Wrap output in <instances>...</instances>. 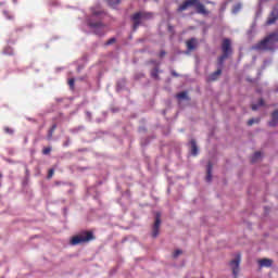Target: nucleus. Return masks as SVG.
Returning a JSON list of instances; mask_svg holds the SVG:
<instances>
[{
    "instance_id": "obj_1",
    "label": "nucleus",
    "mask_w": 278,
    "mask_h": 278,
    "mask_svg": "<svg viewBox=\"0 0 278 278\" xmlns=\"http://www.w3.org/2000/svg\"><path fill=\"white\" fill-rule=\"evenodd\" d=\"M192 5L198 10L200 14H207V11H205V7L201 4L198 0H187L182 5L178 8V10L179 12H184V10L192 8Z\"/></svg>"
},
{
    "instance_id": "obj_2",
    "label": "nucleus",
    "mask_w": 278,
    "mask_h": 278,
    "mask_svg": "<svg viewBox=\"0 0 278 278\" xmlns=\"http://www.w3.org/2000/svg\"><path fill=\"white\" fill-rule=\"evenodd\" d=\"M278 41V33L271 34L269 37H267L265 40L261 41L257 49H261L262 51H266V49H273V46L275 42Z\"/></svg>"
},
{
    "instance_id": "obj_3",
    "label": "nucleus",
    "mask_w": 278,
    "mask_h": 278,
    "mask_svg": "<svg viewBox=\"0 0 278 278\" xmlns=\"http://www.w3.org/2000/svg\"><path fill=\"white\" fill-rule=\"evenodd\" d=\"M93 239L94 237L92 236V232H81L71 239V244L76 247V244H84V242H90V240Z\"/></svg>"
},
{
    "instance_id": "obj_4",
    "label": "nucleus",
    "mask_w": 278,
    "mask_h": 278,
    "mask_svg": "<svg viewBox=\"0 0 278 278\" xmlns=\"http://www.w3.org/2000/svg\"><path fill=\"white\" fill-rule=\"evenodd\" d=\"M222 49H223L224 55H222V56L219 58L220 64H223V61H224L225 59H227V55H229V53H231V41H230L229 39H225V40L223 41Z\"/></svg>"
},
{
    "instance_id": "obj_5",
    "label": "nucleus",
    "mask_w": 278,
    "mask_h": 278,
    "mask_svg": "<svg viewBox=\"0 0 278 278\" xmlns=\"http://www.w3.org/2000/svg\"><path fill=\"white\" fill-rule=\"evenodd\" d=\"M240 256H237L235 260H232L230 263H229V266L232 270V275L235 278H238V275H240Z\"/></svg>"
},
{
    "instance_id": "obj_6",
    "label": "nucleus",
    "mask_w": 278,
    "mask_h": 278,
    "mask_svg": "<svg viewBox=\"0 0 278 278\" xmlns=\"http://www.w3.org/2000/svg\"><path fill=\"white\" fill-rule=\"evenodd\" d=\"M151 15L147 14V13H136L132 16V21L135 23V27H138V25H140V21H144L147 18H149Z\"/></svg>"
},
{
    "instance_id": "obj_7",
    "label": "nucleus",
    "mask_w": 278,
    "mask_h": 278,
    "mask_svg": "<svg viewBox=\"0 0 278 278\" xmlns=\"http://www.w3.org/2000/svg\"><path fill=\"white\" fill-rule=\"evenodd\" d=\"M160 225H162V220L160 219V213L156 214L155 223L152 230L153 238H157L160 233Z\"/></svg>"
},
{
    "instance_id": "obj_8",
    "label": "nucleus",
    "mask_w": 278,
    "mask_h": 278,
    "mask_svg": "<svg viewBox=\"0 0 278 278\" xmlns=\"http://www.w3.org/2000/svg\"><path fill=\"white\" fill-rule=\"evenodd\" d=\"M258 265L261 268H270V266H273V260L262 258L258 261Z\"/></svg>"
},
{
    "instance_id": "obj_9",
    "label": "nucleus",
    "mask_w": 278,
    "mask_h": 278,
    "mask_svg": "<svg viewBox=\"0 0 278 278\" xmlns=\"http://www.w3.org/2000/svg\"><path fill=\"white\" fill-rule=\"evenodd\" d=\"M277 18H278V10L274 9L267 20V25H273V23H275Z\"/></svg>"
},
{
    "instance_id": "obj_10",
    "label": "nucleus",
    "mask_w": 278,
    "mask_h": 278,
    "mask_svg": "<svg viewBox=\"0 0 278 278\" xmlns=\"http://www.w3.org/2000/svg\"><path fill=\"white\" fill-rule=\"evenodd\" d=\"M197 39H190L189 41H187V48L189 51H193V49H197Z\"/></svg>"
},
{
    "instance_id": "obj_11",
    "label": "nucleus",
    "mask_w": 278,
    "mask_h": 278,
    "mask_svg": "<svg viewBox=\"0 0 278 278\" xmlns=\"http://www.w3.org/2000/svg\"><path fill=\"white\" fill-rule=\"evenodd\" d=\"M191 155H199V148L197 147V141L191 140Z\"/></svg>"
},
{
    "instance_id": "obj_12",
    "label": "nucleus",
    "mask_w": 278,
    "mask_h": 278,
    "mask_svg": "<svg viewBox=\"0 0 278 278\" xmlns=\"http://www.w3.org/2000/svg\"><path fill=\"white\" fill-rule=\"evenodd\" d=\"M278 124V111H275L271 115V122L269 123V125L271 127H275V125Z\"/></svg>"
},
{
    "instance_id": "obj_13",
    "label": "nucleus",
    "mask_w": 278,
    "mask_h": 278,
    "mask_svg": "<svg viewBox=\"0 0 278 278\" xmlns=\"http://www.w3.org/2000/svg\"><path fill=\"white\" fill-rule=\"evenodd\" d=\"M222 73L223 72L220 70H217L208 77V81H216V79H218V76H220Z\"/></svg>"
},
{
    "instance_id": "obj_14",
    "label": "nucleus",
    "mask_w": 278,
    "mask_h": 278,
    "mask_svg": "<svg viewBox=\"0 0 278 278\" xmlns=\"http://www.w3.org/2000/svg\"><path fill=\"white\" fill-rule=\"evenodd\" d=\"M206 181H212V165L207 166Z\"/></svg>"
},
{
    "instance_id": "obj_15",
    "label": "nucleus",
    "mask_w": 278,
    "mask_h": 278,
    "mask_svg": "<svg viewBox=\"0 0 278 278\" xmlns=\"http://www.w3.org/2000/svg\"><path fill=\"white\" fill-rule=\"evenodd\" d=\"M177 99H179L180 101L184 99H188V93L187 92H180L177 94Z\"/></svg>"
},
{
    "instance_id": "obj_16",
    "label": "nucleus",
    "mask_w": 278,
    "mask_h": 278,
    "mask_svg": "<svg viewBox=\"0 0 278 278\" xmlns=\"http://www.w3.org/2000/svg\"><path fill=\"white\" fill-rule=\"evenodd\" d=\"M262 157V153L256 152L254 153L253 157H252V162H257V160H260Z\"/></svg>"
},
{
    "instance_id": "obj_17",
    "label": "nucleus",
    "mask_w": 278,
    "mask_h": 278,
    "mask_svg": "<svg viewBox=\"0 0 278 278\" xmlns=\"http://www.w3.org/2000/svg\"><path fill=\"white\" fill-rule=\"evenodd\" d=\"M240 10H242V5L237 4V5L232 9V12H233V14H238V12H240Z\"/></svg>"
},
{
    "instance_id": "obj_18",
    "label": "nucleus",
    "mask_w": 278,
    "mask_h": 278,
    "mask_svg": "<svg viewBox=\"0 0 278 278\" xmlns=\"http://www.w3.org/2000/svg\"><path fill=\"white\" fill-rule=\"evenodd\" d=\"M184 251L181 250H176L174 253H173V257L176 260V257H179V255H182Z\"/></svg>"
},
{
    "instance_id": "obj_19",
    "label": "nucleus",
    "mask_w": 278,
    "mask_h": 278,
    "mask_svg": "<svg viewBox=\"0 0 278 278\" xmlns=\"http://www.w3.org/2000/svg\"><path fill=\"white\" fill-rule=\"evenodd\" d=\"M108 3L114 7V5H118V3H121V0H108Z\"/></svg>"
},
{
    "instance_id": "obj_20",
    "label": "nucleus",
    "mask_w": 278,
    "mask_h": 278,
    "mask_svg": "<svg viewBox=\"0 0 278 278\" xmlns=\"http://www.w3.org/2000/svg\"><path fill=\"white\" fill-rule=\"evenodd\" d=\"M91 27H93L94 28V31H96V34H99V27H103V25H101V24H91Z\"/></svg>"
},
{
    "instance_id": "obj_21",
    "label": "nucleus",
    "mask_w": 278,
    "mask_h": 278,
    "mask_svg": "<svg viewBox=\"0 0 278 278\" xmlns=\"http://www.w3.org/2000/svg\"><path fill=\"white\" fill-rule=\"evenodd\" d=\"M48 153H51V148H46V149L43 150V154H45V155H48Z\"/></svg>"
},
{
    "instance_id": "obj_22",
    "label": "nucleus",
    "mask_w": 278,
    "mask_h": 278,
    "mask_svg": "<svg viewBox=\"0 0 278 278\" xmlns=\"http://www.w3.org/2000/svg\"><path fill=\"white\" fill-rule=\"evenodd\" d=\"M68 85L71 86V88H73V86H75V79H70Z\"/></svg>"
},
{
    "instance_id": "obj_23",
    "label": "nucleus",
    "mask_w": 278,
    "mask_h": 278,
    "mask_svg": "<svg viewBox=\"0 0 278 278\" xmlns=\"http://www.w3.org/2000/svg\"><path fill=\"white\" fill-rule=\"evenodd\" d=\"M53 173H54L53 169H50V170H49V174H48V178H49V179H51V177H53Z\"/></svg>"
},
{
    "instance_id": "obj_24",
    "label": "nucleus",
    "mask_w": 278,
    "mask_h": 278,
    "mask_svg": "<svg viewBox=\"0 0 278 278\" xmlns=\"http://www.w3.org/2000/svg\"><path fill=\"white\" fill-rule=\"evenodd\" d=\"M55 129V126L54 127H52V129L50 130V132H49V138H51V136H53V130Z\"/></svg>"
},
{
    "instance_id": "obj_25",
    "label": "nucleus",
    "mask_w": 278,
    "mask_h": 278,
    "mask_svg": "<svg viewBox=\"0 0 278 278\" xmlns=\"http://www.w3.org/2000/svg\"><path fill=\"white\" fill-rule=\"evenodd\" d=\"M252 110H257V105H252Z\"/></svg>"
},
{
    "instance_id": "obj_26",
    "label": "nucleus",
    "mask_w": 278,
    "mask_h": 278,
    "mask_svg": "<svg viewBox=\"0 0 278 278\" xmlns=\"http://www.w3.org/2000/svg\"><path fill=\"white\" fill-rule=\"evenodd\" d=\"M258 105H264V101L261 100L260 103H258Z\"/></svg>"
},
{
    "instance_id": "obj_27",
    "label": "nucleus",
    "mask_w": 278,
    "mask_h": 278,
    "mask_svg": "<svg viewBox=\"0 0 278 278\" xmlns=\"http://www.w3.org/2000/svg\"><path fill=\"white\" fill-rule=\"evenodd\" d=\"M253 123H254L253 119L249 121V125H253Z\"/></svg>"
},
{
    "instance_id": "obj_28",
    "label": "nucleus",
    "mask_w": 278,
    "mask_h": 278,
    "mask_svg": "<svg viewBox=\"0 0 278 278\" xmlns=\"http://www.w3.org/2000/svg\"><path fill=\"white\" fill-rule=\"evenodd\" d=\"M7 134H10V128H5Z\"/></svg>"
},
{
    "instance_id": "obj_29",
    "label": "nucleus",
    "mask_w": 278,
    "mask_h": 278,
    "mask_svg": "<svg viewBox=\"0 0 278 278\" xmlns=\"http://www.w3.org/2000/svg\"><path fill=\"white\" fill-rule=\"evenodd\" d=\"M111 42H114V39H112L111 41H109V45H111Z\"/></svg>"
}]
</instances>
